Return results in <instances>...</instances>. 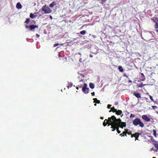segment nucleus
Returning <instances> with one entry per match:
<instances>
[{"label":"nucleus","mask_w":158,"mask_h":158,"mask_svg":"<svg viewBox=\"0 0 158 158\" xmlns=\"http://www.w3.org/2000/svg\"><path fill=\"white\" fill-rule=\"evenodd\" d=\"M121 134L125 135L126 136H127V134H126V132H122V133H121Z\"/></svg>","instance_id":"33"},{"label":"nucleus","mask_w":158,"mask_h":158,"mask_svg":"<svg viewBox=\"0 0 158 158\" xmlns=\"http://www.w3.org/2000/svg\"><path fill=\"white\" fill-rule=\"evenodd\" d=\"M30 19L29 18H27L26 19V20H25V22H24V23H25L26 24H28L30 22Z\"/></svg>","instance_id":"21"},{"label":"nucleus","mask_w":158,"mask_h":158,"mask_svg":"<svg viewBox=\"0 0 158 158\" xmlns=\"http://www.w3.org/2000/svg\"><path fill=\"white\" fill-rule=\"evenodd\" d=\"M155 29H155V31H156V32L158 33V28Z\"/></svg>","instance_id":"40"},{"label":"nucleus","mask_w":158,"mask_h":158,"mask_svg":"<svg viewBox=\"0 0 158 158\" xmlns=\"http://www.w3.org/2000/svg\"><path fill=\"white\" fill-rule=\"evenodd\" d=\"M36 36H37V38H38L39 37V35L38 34H36Z\"/></svg>","instance_id":"38"},{"label":"nucleus","mask_w":158,"mask_h":158,"mask_svg":"<svg viewBox=\"0 0 158 158\" xmlns=\"http://www.w3.org/2000/svg\"><path fill=\"white\" fill-rule=\"evenodd\" d=\"M142 86H143L142 85H140V86H139V87H142Z\"/></svg>","instance_id":"49"},{"label":"nucleus","mask_w":158,"mask_h":158,"mask_svg":"<svg viewBox=\"0 0 158 158\" xmlns=\"http://www.w3.org/2000/svg\"><path fill=\"white\" fill-rule=\"evenodd\" d=\"M50 18L51 19H52V16L51 15L50 16Z\"/></svg>","instance_id":"47"},{"label":"nucleus","mask_w":158,"mask_h":158,"mask_svg":"<svg viewBox=\"0 0 158 158\" xmlns=\"http://www.w3.org/2000/svg\"><path fill=\"white\" fill-rule=\"evenodd\" d=\"M91 94H92V95L94 96V95L95 93L94 92H93L91 93Z\"/></svg>","instance_id":"35"},{"label":"nucleus","mask_w":158,"mask_h":158,"mask_svg":"<svg viewBox=\"0 0 158 158\" xmlns=\"http://www.w3.org/2000/svg\"><path fill=\"white\" fill-rule=\"evenodd\" d=\"M151 151L154 150L153 148H151Z\"/></svg>","instance_id":"45"},{"label":"nucleus","mask_w":158,"mask_h":158,"mask_svg":"<svg viewBox=\"0 0 158 158\" xmlns=\"http://www.w3.org/2000/svg\"><path fill=\"white\" fill-rule=\"evenodd\" d=\"M153 106V108L154 109L157 108V107L156 106Z\"/></svg>","instance_id":"36"},{"label":"nucleus","mask_w":158,"mask_h":158,"mask_svg":"<svg viewBox=\"0 0 158 158\" xmlns=\"http://www.w3.org/2000/svg\"><path fill=\"white\" fill-rule=\"evenodd\" d=\"M79 88V87H76V89H77V90Z\"/></svg>","instance_id":"44"},{"label":"nucleus","mask_w":158,"mask_h":158,"mask_svg":"<svg viewBox=\"0 0 158 158\" xmlns=\"http://www.w3.org/2000/svg\"><path fill=\"white\" fill-rule=\"evenodd\" d=\"M111 105L110 104H109L108 105V106H107V108H108V109H110L111 108Z\"/></svg>","instance_id":"31"},{"label":"nucleus","mask_w":158,"mask_h":158,"mask_svg":"<svg viewBox=\"0 0 158 158\" xmlns=\"http://www.w3.org/2000/svg\"><path fill=\"white\" fill-rule=\"evenodd\" d=\"M112 112V111L111 110H110L109 111V112Z\"/></svg>","instance_id":"51"},{"label":"nucleus","mask_w":158,"mask_h":158,"mask_svg":"<svg viewBox=\"0 0 158 158\" xmlns=\"http://www.w3.org/2000/svg\"><path fill=\"white\" fill-rule=\"evenodd\" d=\"M117 121V118H116V117L114 115H113L110 117L108 118V119H105L103 123V125L105 127L108 124V126L109 125L111 126L112 127V124L111 123H113V122H116V121Z\"/></svg>","instance_id":"2"},{"label":"nucleus","mask_w":158,"mask_h":158,"mask_svg":"<svg viewBox=\"0 0 158 158\" xmlns=\"http://www.w3.org/2000/svg\"><path fill=\"white\" fill-rule=\"evenodd\" d=\"M135 117V115L134 114H131V115H130V118H131L132 117Z\"/></svg>","instance_id":"29"},{"label":"nucleus","mask_w":158,"mask_h":158,"mask_svg":"<svg viewBox=\"0 0 158 158\" xmlns=\"http://www.w3.org/2000/svg\"><path fill=\"white\" fill-rule=\"evenodd\" d=\"M139 136L137 135L136 137H135V140H138V138Z\"/></svg>","instance_id":"32"},{"label":"nucleus","mask_w":158,"mask_h":158,"mask_svg":"<svg viewBox=\"0 0 158 158\" xmlns=\"http://www.w3.org/2000/svg\"><path fill=\"white\" fill-rule=\"evenodd\" d=\"M59 45V44L58 43L55 44H54V46H54V47H55Z\"/></svg>","instance_id":"27"},{"label":"nucleus","mask_w":158,"mask_h":158,"mask_svg":"<svg viewBox=\"0 0 158 158\" xmlns=\"http://www.w3.org/2000/svg\"><path fill=\"white\" fill-rule=\"evenodd\" d=\"M152 158H156L155 157H153Z\"/></svg>","instance_id":"52"},{"label":"nucleus","mask_w":158,"mask_h":158,"mask_svg":"<svg viewBox=\"0 0 158 158\" xmlns=\"http://www.w3.org/2000/svg\"><path fill=\"white\" fill-rule=\"evenodd\" d=\"M110 128H112V131H114L115 130H116V131H117V133L119 134L121 132V131H120V130H119V128H113L112 127H110Z\"/></svg>","instance_id":"10"},{"label":"nucleus","mask_w":158,"mask_h":158,"mask_svg":"<svg viewBox=\"0 0 158 158\" xmlns=\"http://www.w3.org/2000/svg\"><path fill=\"white\" fill-rule=\"evenodd\" d=\"M153 135H154V137H156L157 135H156V131L155 129L153 130Z\"/></svg>","instance_id":"23"},{"label":"nucleus","mask_w":158,"mask_h":158,"mask_svg":"<svg viewBox=\"0 0 158 158\" xmlns=\"http://www.w3.org/2000/svg\"><path fill=\"white\" fill-rule=\"evenodd\" d=\"M92 57H93V56H92V55H89V57H91V58H92Z\"/></svg>","instance_id":"42"},{"label":"nucleus","mask_w":158,"mask_h":158,"mask_svg":"<svg viewBox=\"0 0 158 158\" xmlns=\"http://www.w3.org/2000/svg\"><path fill=\"white\" fill-rule=\"evenodd\" d=\"M123 132H128V129H125V131Z\"/></svg>","instance_id":"34"},{"label":"nucleus","mask_w":158,"mask_h":158,"mask_svg":"<svg viewBox=\"0 0 158 158\" xmlns=\"http://www.w3.org/2000/svg\"><path fill=\"white\" fill-rule=\"evenodd\" d=\"M36 17V16H35L32 13H30V17L32 19H33Z\"/></svg>","instance_id":"20"},{"label":"nucleus","mask_w":158,"mask_h":158,"mask_svg":"<svg viewBox=\"0 0 158 158\" xmlns=\"http://www.w3.org/2000/svg\"><path fill=\"white\" fill-rule=\"evenodd\" d=\"M77 87H79V88H82V85H78V86Z\"/></svg>","instance_id":"39"},{"label":"nucleus","mask_w":158,"mask_h":158,"mask_svg":"<svg viewBox=\"0 0 158 158\" xmlns=\"http://www.w3.org/2000/svg\"><path fill=\"white\" fill-rule=\"evenodd\" d=\"M118 69H119V71L120 72L122 73L123 72V69L122 68V67L121 66H118Z\"/></svg>","instance_id":"19"},{"label":"nucleus","mask_w":158,"mask_h":158,"mask_svg":"<svg viewBox=\"0 0 158 158\" xmlns=\"http://www.w3.org/2000/svg\"><path fill=\"white\" fill-rule=\"evenodd\" d=\"M114 104H115V105H117L118 104V102H115V103H114Z\"/></svg>","instance_id":"41"},{"label":"nucleus","mask_w":158,"mask_h":158,"mask_svg":"<svg viewBox=\"0 0 158 158\" xmlns=\"http://www.w3.org/2000/svg\"><path fill=\"white\" fill-rule=\"evenodd\" d=\"M127 134L128 135H131L133 134H132V133H131V131H130L129 132H126V134Z\"/></svg>","instance_id":"30"},{"label":"nucleus","mask_w":158,"mask_h":158,"mask_svg":"<svg viewBox=\"0 0 158 158\" xmlns=\"http://www.w3.org/2000/svg\"><path fill=\"white\" fill-rule=\"evenodd\" d=\"M82 60V59H81V58H80V59H79V61L80 62H81V60Z\"/></svg>","instance_id":"43"},{"label":"nucleus","mask_w":158,"mask_h":158,"mask_svg":"<svg viewBox=\"0 0 158 158\" xmlns=\"http://www.w3.org/2000/svg\"><path fill=\"white\" fill-rule=\"evenodd\" d=\"M77 34H79V33H77Z\"/></svg>","instance_id":"54"},{"label":"nucleus","mask_w":158,"mask_h":158,"mask_svg":"<svg viewBox=\"0 0 158 158\" xmlns=\"http://www.w3.org/2000/svg\"><path fill=\"white\" fill-rule=\"evenodd\" d=\"M152 20L155 23L154 26V28L158 29V18L156 17L152 18Z\"/></svg>","instance_id":"5"},{"label":"nucleus","mask_w":158,"mask_h":158,"mask_svg":"<svg viewBox=\"0 0 158 158\" xmlns=\"http://www.w3.org/2000/svg\"><path fill=\"white\" fill-rule=\"evenodd\" d=\"M154 147L157 149L158 150V144L154 143Z\"/></svg>","instance_id":"24"},{"label":"nucleus","mask_w":158,"mask_h":158,"mask_svg":"<svg viewBox=\"0 0 158 158\" xmlns=\"http://www.w3.org/2000/svg\"><path fill=\"white\" fill-rule=\"evenodd\" d=\"M93 100H94V103H95L99 104L100 103V101L98 100L97 98H94Z\"/></svg>","instance_id":"17"},{"label":"nucleus","mask_w":158,"mask_h":158,"mask_svg":"<svg viewBox=\"0 0 158 158\" xmlns=\"http://www.w3.org/2000/svg\"><path fill=\"white\" fill-rule=\"evenodd\" d=\"M115 113H116V114L118 115H120L122 114V111L121 110H117V111Z\"/></svg>","instance_id":"15"},{"label":"nucleus","mask_w":158,"mask_h":158,"mask_svg":"<svg viewBox=\"0 0 158 158\" xmlns=\"http://www.w3.org/2000/svg\"><path fill=\"white\" fill-rule=\"evenodd\" d=\"M106 0H102L101 2V4H103L105 3V2H106Z\"/></svg>","instance_id":"28"},{"label":"nucleus","mask_w":158,"mask_h":158,"mask_svg":"<svg viewBox=\"0 0 158 158\" xmlns=\"http://www.w3.org/2000/svg\"><path fill=\"white\" fill-rule=\"evenodd\" d=\"M25 28L27 29L29 28L30 31H32L36 28H38V26L34 25H30V26H25Z\"/></svg>","instance_id":"6"},{"label":"nucleus","mask_w":158,"mask_h":158,"mask_svg":"<svg viewBox=\"0 0 158 158\" xmlns=\"http://www.w3.org/2000/svg\"><path fill=\"white\" fill-rule=\"evenodd\" d=\"M94 106H96V103H95L94 104Z\"/></svg>","instance_id":"50"},{"label":"nucleus","mask_w":158,"mask_h":158,"mask_svg":"<svg viewBox=\"0 0 158 158\" xmlns=\"http://www.w3.org/2000/svg\"><path fill=\"white\" fill-rule=\"evenodd\" d=\"M81 81H83V80H82L79 81V82H81Z\"/></svg>","instance_id":"48"},{"label":"nucleus","mask_w":158,"mask_h":158,"mask_svg":"<svg viewBox=\"0 0 158 158\" xmlns=\"http://www.w3.org/2000/svg\"><path fill=\"white\" fill-rule=\"evenodd\" d=\"M141 79H140V81H144V80H145V77H144L143 73H141Z\"/></svg>","instance_id":"12"},{"label":"nucleus","mask_w":158,"mask_h":158,"mask_svg":"<svg viewBox=\"0 0 158 158\" xmlns=\"http://www.w3.org/2000/svg\"><path fill=\"white\" fill-rule=\"evenodd\" d=\"M140 135V133H135V134H133V135H131V138L133 137H136L137 135L139 136V135Z\"/></svg>","instance_id":"14"},{"label":"nucleus","mask_w":158,"mask_h":158,"mask_svg":"<svg viewBox=\"0 0 158 158\" xmlns=\"http://www.w3.org/2000/svg\"><path fill=\"white\" fill-rule=\"evenodd\" d=\"M124 135L122 134H120V136L121 137L124 136Z\"/></svg>","instance_id":"37"},{"label":"nucleus","mask_w":158,"mask_h":158,"mask_svg":"<svg viewBox=\"0 0 158 158\" xmlns=\"http://www.w3.org/2000/svg\"><path fill=\"white\" fill-rule=\"evenodd\" d=\"M100 119H103V117H100Z\"/></svg>","instance_id":"46"},{"label":"nucleus","mask_w":158,"mask_h":158,"mask_svg":"<svg viewBox=\"0 0 158 158\" xmlns=\"http://www.w3.org/2000/svg\"><path fill=\"white\" fill-rule=\"evenodd\" d=\"M133 95H135L136 97L138 98H140V94H139V93L135 92L133 93Z\"/></svg>","instance_id":"9"},{"label":"nucleus","mask_w":158,"mask_h":158,"mask_svg":"<svg viewBox=\"0 0 158 158\" xmlns=\"http://www.w3.org/2000/svg\"><path fill=\"white\" fill-rule=\"evenodd\" d=\"M112 124V127H111L119 128V127L123 129L124 127H125L126 126V123L123 122L121 121V120L120 118H117V120L116 122H114L113 123H111Z\"/></svg>","instance_id":"1"},{"label":"nucleus","mask_w":158,"mask_h":158,"mask_svg":"<svg viewBox=\"0 0 158 158\" xmlns=\"http://www.w3.org/2000/svg\"><path fill=\"white\" fill-rule=\"evenodd\" d=\"M87 86V85L86 83H84V86L82 88H87L86 87Z\"/></svg>","instance_id":"25"},{"label":"nucleus","mask_w":158,"mask_h":158,"mask_svg":"<svg viewBox=\"0 0 158 158\" xmlns=\"http://www.w3.org/2000/svg\"><path fill=\"white\" fill-rule=\"evenodd\" d=\"M86 33V31L85 30H83L80 32V34L81 35H84Z\"/></svg>","instance_id":"22"},{"label":"nucleus","mask_w":158,"mask_h":158,"mask_svg":"<svg viewBox=\"0 0 158 158\" xmlns=\"http://www.w3.org/2000/svg\"><path fill=\"white\" fill-rule=\"evenodd\" d=\"M142 118L143 119L147 122H149L150 120V119L146 115H143L142 116Z\"/></svg>","instance_id":"7"},{"label":"nucleus","mask_w":158,"mask_h":158,"mask_svg":"<svg viewBox=\"0 0 158 158\" xmlns=\"http://www.w3.org/2000/svg\"><path fill=\"white\" fill-rule=\"evenodd\" d=\"M41 10L44 12V14H49L52 12V10L49 7L47 6L46 4L42 7Z\"/></svg>","instance_id":"4"},{"label":"nucleus","mask_w":158,"mask_h":158,"mask_svg":"<svg viewBox=\"0 0 158 158\" xmlns=\"http://www.w3.org/2000/svg\"><path fill=\"white\" fill-rule=\"evenodd\" d=\"M89 88H82V91L85 94H87L89 93Z\"/></svg>","instance_id":"8"},{"label":"nucleus","mask_w":158,"mask_h":158,"mask_svg":"<svg viewBox=\"0 0 158 158\" xmlns=\"http://www.w3.org/2000/svg\"><path fill=\"white\" fill-rule=\"evenodd\" d=\"M110 110H111V111H112L113 113H115L117 111L116 109L114 108V107H111V108H110Z\"/></svg>","instance_id":"18"},{"label":"nucleus","mask_w":158,"mask_h":158,"mask_svg":"<svg viewBox=\"0 0 158 158\" xmlns=\"http://www.w3.org/2000/svg\"><path fill=\"white\" fill-rule=\"evenodd\" d=\"M133 124L135 126H137L139 125V127L141 128H143L144 127V124L141 121L140 119L138 118H136L135 120H133V122H132Z\"/></svg>","instance_id":"3"},{"label":"nucleus","mask_w":158,"mask_h":158,"mask_svg":"<svg viewBox=\"0 0 158 158\" xmlns=\"http://www.w3.org/2000/svg\"><path fill=\"white\" fill-rule=\"evenodd\" d=\"M149 98H150V99H151V101H152V102H153V99L151 95H149Z\"/></svg>","instance_id":"26"},{"label":"nucleus","mask_w":158,"mask_h":158,"mask_svg":"<svg viewBox=\"0 0 158 158\" xmlns=\"http://www.w3.org/2000/svg\"><path fill=\"white\" fill-rule=\"evenodd\" d=\"M56 5V2H53L50 4L49 5V6L51 8H52L53 6Z\"/></svg>","instance_id":"13"},{"label":"nucleus","mask_w":158,"mask_h":158,"mask_svg":"<svg viewBox=\"0 0 158 158\" xmlns=\"http://www.w3.org/2000/svg\"><path fill=\"white\" fill-rule=\"evenodd\" d=\"M16 8H17L18 9L22 8V6L20 4V3L18 2L17 4H16Z\"/></svg>","instance_id":"11"},{"label":"nucleus","mask_w":158,"mask_h":158,"mask_svg":"<svg viewBox=\"0 0 158 158\" xmlns=\"http://www.w3.org/2000/svg\"><path fill=\"white\" fill-rule=\"evenodd\" d=\"M71 85H73V84H71Z\"/></svg>","instance_id":"53"},{"label":"nucleus","mask_w":158,"mask_h":158,"mask_svg":"<svg viewBox=\"0 0 158 158\" xmlns=\"http://www.w3.org/2000/svg\"><path fill=\"white\" fill-rule=\"evenodd\" d=\"M89 86L91 89H94V85L92 83H90L89 84Z\"/></svg>","instance_id":"16"}]
</instances>
